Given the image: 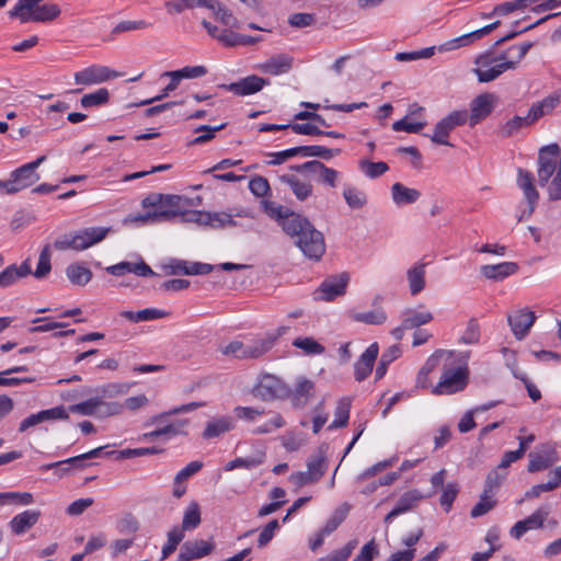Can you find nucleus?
Returning a JSON list of instances; mask_svg holds the SVG:
<instances>
[{
  "mask_svg": "<svg viewBox=\"0 0 561 561\" xmlns=\"http://www.w3.org/2000/svg\"><path fill=\"white\" fill-rule=\"evenodd\" d=\"M551 15L543 18L541 20H538L534 24L525 27L522 31H513L505 36L499 38L491 50L485 51L484 54L479 55L474 59V64L477 65V68H474L472 71L478 77V81L481 83L491 82L495 79H497L502 73H504L507 70H514V64L513 62H504V61H497V57L494 55L493 49L495 47H499L503 45L504 43L515 38L517 35H519L523 32H526L528 30L534 28L535 26L539 25L541 22L549 19Z\"/></svg>",
  "mask_w": 561,
  "mask_h": 561,
  "instance_id": "f257e3e1",
  "label": "nucleus"
},
{
  "mask_svg": "<svg viewBox=\"0 0 561 561\" xmlns=\"http://www.w3.org/2000/svg\"><path fill=\"white\" fill-rule=\"evenodd\" d=\"M111 228L89 227L75 232H69L54 242V248L58 251L73 250L83 251L101 242L106 238Z\"/></svg>",
  "mask_w": 561,
  "mask_h": 561,
  "instance_id": "f03ea898",
  "label": "nucleus"
},
{
  "mask_svg": "<svg viewBox=\"0 0 561 561\" xmlns=\"http://www.w3.org/2000/svg\"><path fill=\"white\" fill-rule=\"evenodd\" d=\"M46 160L45 156L38 157L36 160L23 164L11 172L10 179L0 180V190L5 194H15L35 184L39 179L36 169Z\"/></svg>",
  "mask_w": 561,
  "mask_h": 561,
  "instance_id": "7ed1b4c3",
  "label": "nucleus"
},
{
  "mask_svg": "<svg viewBox=\"0 0 561 561\" xmlns=\"http://www.w3.org/2000/svg\"><path fill=\"white\" fill-rule=\"evenodd\" d=\"M327 445L319 446L307 460V471L290 474L289 480L298 488L318 482L328 469Z\"/></svg>",
  "mask_w": 561,
  "mask_h": 561,
  "instance_id": "20e7f679",
  "label": "nucleus"
},
{
  "mask_svg": "<svg viewBox=\"0 0 561 561\" xmlns=\"http://www.w3.org/2000/svg\"><path fill=\"white\" fill-rule=\"evenodd\" d=\"M560 147L558 144H551L542 147L538 154V182L540 186H546L551 176L560 169Z\"/></svg>",
  "mask_w": 561,
  "mask_h": 561,
  "instance_id": "39448f33",
  "label": "nucleus"
},
{
  "mask_svg": "<svg viewBox=\"0 0 561 561\" xmlns=\"http://www.w3.org/2000/svg\"><path fill=\"white\" fill-rule=\"evenodd\" d=\"M468 383L467 367L448 368L444 366V370L439 382L434 387V394H453L462 391Z\"/></svg>",
  "mask_w": 561,
  "mask_h": 561,
  "instance_id": "423d86ee",
  "label": "nucleus"
},
{
  "mask_svg": "<svg viewBox=\"0 0 561 561\" xmlns=\"http://www.w3.org/2000/svg\"><path fill=\"white\" fill-rule=\"evenodd\" d=\"M252 393L262 401H272L288 397L290 389L279 378L264 375L253 388Z\"/></svg>",
  "mask_w": 561,
  "mask_h": 561,
  "instance_id": "0eeeda50",
  "label": "nucleus"
},
{
  "mask_svg": "<svg viewBox=\"0 0 561 561\" xmlns=\"http://www.w3.org/2000/svg\"><path fill=\"white\" fill-rule=\"evenodd\" d=\"M283 231L294 240L298 241L299 238H304L309 233V238L312 244H316L318 239V234L316 233V227L310 222V220L297 213L289 215V218H286L283 222Z\"/></svg>",
  "mask_w": 561,
  "mask_h": 561,
  "instance_id": "6e6552de",
  "label": "nucleus"
},
{
  "mask_svg": "<svg viewBox=\"0 0 561 561\" xmlns=\"http://www.w3.org/2000/svg\"><path fill=\"white\" fill-rule=\"evenodd\" d=\"M348 280L350 275L347 273H341L325 278L317 290L318 296L316 299L331 301L344 295Z\"/></svg>",
  "mask_w": 561,
  "mask_h": 561,
  "instance_id": "1a4fd4ad",
  "label": "nucleus"
},
{
  "mask_svg": "<svg viewBox=\"0 0 561 561\" xmlns=\"http://www.w3.org/2000/svg\"><path fill=\"white\" fill-rule=\"evenodd\" d=\"M496 95L493 93H481L470 102V126H476L485 119L494 110L496 103Z\"/></svg>",
  "mask_w": 561,
  "mask_h": 561,
  "instance_id": "9d476101",
  "label": "nucleus"
},
{
  "mask_svg": "<svg viewBox=\"0 0 561 561\" xmlns=\"http://www.w3.org/2000/svg\"><path fill=\"white\" fill-rule=\"evenodd\" d=\"M187 198L180 195L163 194L161 207L152 210V216L160 218V221H170L179 217L184 206H187Z\"/></svg>",
  "mask_w": 561,
  "mask_h": 561,
  "instance_id": "9b49d317",
  "label": "nucleus"
},
{
  "mask_svg": "<svg viewBox=\"0 0 561 561\" xmlns=\"http://www.w3.org/2000/svg\"><path fill=\"white\" fill-rule=\"evenodd\" d=\"M117 72L105 66H90L75 73V82L77 84L91 85L105 82L112 78H116Z\"/></svg>",
  "mask_w": 561,
  "mask_h": 561,
  "instance_id": "f8f14e48",
  "label": "nucleus"
},
{
  "mask_svg": "<svg viewBox=\"0 0 561 561\" xmlns=\"http://www.w3.org/2000/svg\"><path fill=\"white\" fill-rule=\"evenodd\" d=\"M267 84H270L267 79L252 75L237 82L220 84L219 88L232 92L236 95L245 96L261 91L263 87Z\"/></svg>",
  "mask_w": 561,
  "mask_h": 561,
  "instance_id": "ddd939ff",
  "label": "nucleus"
},
{
  "mask_svg": "<svg viewBox=\"0 0 561 561\" xmlns=\"http://www.w3.org/2000/svg\"><path fill=\"white\" fill-rule=\"evenodd\" d=\"M535 320V313L528 309H518L507 316L508 324L517 340L525 339L530 328L534 325Z\"/></svg>",
  "mask_w": 561,
  "mask_h": 561,
  "instance_id": "4468645a",
  "label": "nucleus"
},
{
  "mask_svg": "<svg viewBox=\"0 0 561 561\" xmlns=\"http://www.w3.org/2000/svg\"><path fill=\"white\" fill-rule=\"evenodd\" d=\"M215 549V543L203 539L185 541L181 546L178 561H192L210 554Z\"/></svg>",
  "mask_w": 561,
  "mask_h": 561,
  "instance_id": "2eb2a0df",
  "label": "nucleus"
},
{
  "mask_svg": "<svg viewBox=\"0 0 561 561\" xmlns=\"http://www.w3.org/2000/svg\"><path fill=\"white\" fill-rule=\"evenodd\" d=\"M548 515H549L548 507L538 508L527 518H525L523 520H518L511 528V531H510L511 536L516 539H519L528 530L541 528L543 526V523L547 519Z\"/></svg>",
  "mask_w": 561,
  "mask_h": 561,
  "instance_id": "dca6fc26",
  "label": "nucleus"
},
{
  "mask_svg": "<svg viewBox=\"0 0 561 561\" xmlns=\"http://www.w3.org/2000/svg\"><path fill=\"white\" fill-rule=\"evenodd\" d=\"M308 168H310L309 176L316 182L331 188L336 187L340 179L339 171L327 167L319 160H311V165H308Z\"/></svg>",
  "mask_w": 561,
  "mask_h": 561,
  "instance_id": "f3484780",
  "label": "nucleus"
},
{
  "mask_svg": "<svg viewBox=\"0 0 561 561\" xmlns=\"http://www.w3.org/2000/svg\"><path fill=\"white\" fill-rule=\"evenodd\" d=\"M379 353L378 343L370 344L360 355L354 365V376L357 381L365 380L371 373L374 364Z\"/></svg>",
  "mask_w": 561,
  "mask_h": 561,
  "instance_id": "a211bd4d",
  "label": "nucleus"
},
{
  "mask_svg": "<svg viewBox=\"0 0 561 561\" xmlns=\"http://www.w3.org/2000/svg\"><path fill=\"white\" fill-rule=\"evenodd\" d=\"M294 64V58L286 54H277L257 66V69L267 75L279 76L288 72Z\"/></svg>",
  "mask_w": 561,
  "mask_h": 561,
  "instance_id": "6ab92c4d",
  "label": "nucleus"
},
{
  "mask_svg": "<svg viewBox=\"0 0 561 561\" xmlns=\"http://www.w3.org/2000/svg\"><path fill=\"white\" fill-rule=\"evenodd\" d=\"M30 274H32L30 260H25L20 265L11 264L0 272V288L10 287Z\"/></svg>",
  "mask_w": 561,
  "mask_h": 561,
  "instance_id": "aec40b11",
  "label": "nucleus"
},
{
  "mask_svg": "<svg viewBox=\"0 0 561 561\" xmlns=\"http://www.w3.org/2000/svg\"><path fill=\"white\" fill-rule=\"evenodd\" d=\"M316 233L319 237L317 238L318 241L316 244L311 243L309 233H307L302 239L299 238L298 241H296V247L300 249L306 257L319 261L325 253V242L321 231L316 229Z\"/></svg>",
  "mask_w": 561,
  "mask_h": 561,
  "instance_id": "412c9836",
  "label": "nucleus"
},
{
  "mask_svg": "<svg viewBox=\"0 0 561 561\" xmlns=\"http://www.w3.org/2000/svg\"><path fill=\"white\" fill-rule=\"evenodd\" d=\"M518 271V265L514 262H502L499 264L482 265L480 273L494 282H501L506 277L514 275Z\"/></svg>",
  "mask_w": 561,
  "mask_h": 561,
  "instance_id": "4be33fe9",
  "label": "nucleus"
},
{
  "mask_svg": "<svg viewBox=\"0 0 561 561\" xmlns=\"http://www.w3.org/2000/svg\"><path fill=\"white\" fill-rule=\"evenodd\" d=\"M517 184L523 190L525 198L528 202V215H531L539 198V194L534 185L533 173L524 169H518Z\"/></svg>",
  "mask_w": 561,
  "mask_h": 561,
  "instance_id": "5701e85b",
  "label": "nucleus"
},
{
  "mask_svg": "<svg viewBox=\"0 0 561 561\" xmlns=\"http://www.w3.org/2000/svg\"><path fill=\"white\" fill-rule=\"evenodd\" d=\"M187 420H178L175 422H172L170 424H165L161 427H158L154 431L144 433L141 435L142 440L152 442L160 437H163L164 439H168L172 436H176L184 433V427L187 425Z\"/></svg>",
  "mask_w": 561,
  "mask_h": 561,
  "instance_id": "b1692460",
  "label": "nucleus"
},
{
  "mask_svg": "<svg viewBox=\"0 0 561 561\" xmlns=\"http://www.w3.org/2000/svg\"><path fill=\"white\" fill-rule=\"evenodd\" d=\"M41 512L35 510H27L15 515L9 526L13 534L22 535L31 529L39 519Z\"/></svg>",
  "mask_w": 561,
  "mask_h": 561,
  "instance_id": "393cba45",
  "label": "nucleus"
},
{
  "mask_svg": "<svg viewBox=\"0 0 561 561\" xmlns=\"http://www.w3.org/2000/svg\"><path fill=\"white\" fill-rule=\"evenodd\" d=\"M453 355L451 352H446L444 350H437L435 353H433L425 362V364L422 366V368L420 369L417 376H416V380H415V386L417 388H427L430 382H428V374L431 371H433L439 364V360L442 359V357L444 356H448L450 357Z\"/></svg>",
  "mask_w": 561,
  "mask_h": 561,
  "instance_id": "a878e982",
  "label": "nucleus"
},
{
  "mask_svg": "<svg viewBox=\"0 0 561 561\" xmlns=\"http://www.w3.org/2000/svg\"><path fill=\"white\" fill-rule=\"evenodd\" d=\"M214 270L215 265L201 262L178 261L175 264L170 265V274L173 275H205Z\"/></svg>",
  "mask_w": 561,
  "mask_h": 561,
  "instance_id": "bb28decb",
  "label": "nucleus"
},
{
  "mask_svg": "<svg viewBox=\"0 0 561 561\" xmlns=\"http://www.w3.org/2000/svg\"><path fill=\"white\" fill-rule=\"evenodd\" d=\"M391 196L393 203L400 207L415 203L421 197V192L397 182L391 186Z\"/></svg>",
  "mask_w": 561,
  "mask_h": 561,
  "instance_id": "cd10ccee",
  "label": "nucleus"
},
{
  "mask_svg": "<svg viewBox=\"0 0 561 561\" xmlns=\"http://www.w3.org/2000/svg\"><path fill=\"white\" fill-rule=\"evenodd\" d=\"M533 46V42H523L520 44L512 45L506 50L496 56L497 61L513 62L514 69H516L520 60L526 56Z\"/></svg>",
  "mask_w": 561,
  "mask_h": 561,
  "instance_id": "c85d7f7f",
  "label": "nucleus"
},
{
  "mask_svg": "<svg viewBox=\"0 0 561 561\" xmlns=\"http://www.w3.org/2000/svg\"><path fill=\"white\" fill-rule=\"evenodd\" d=\"M275 337H261L245 344V352L241 354V359L259 358L266 354L274 345Z\"/></svg>",
  "mask_w": 561,
  "mask_h": 561,
  "instance_id": "c756f323",
  "label": "nucleus"
},
{
  "mask_svg": "<svg viewBox=\"0 0 561 561\" xmlns=\"http://www.w3.org/2000/svg\"><path fill=\"white\" fill-rule=\"evenodd\" d=\"M282 183L287 184L298 201H306L312 194V185L300 181L296 175L283 174L279 176Z\"/></svg>",
  "mask_w": 561,
  "mask_h": 561,
  "instance_id": "7c9ffc66",
  "label": "nucleus"
},
{
  "mask_svg": "<svg viewBox=\"0 0 561 561\" xmlns=\"http://www.w3.org/2000/svg\"><path fill=\"white\" fill-rule=\"evenodd\" d=\"M314 383L305 378L300 377L297 379L295 391L293 393V403L297 408H302L307 401L313 396Z\"/></svg>",
  "mask_w": 561,
  "mask_h": 561,
  "instance_id": "2f4dec72",
  "label": "nucleus"
},
{
  "mask_svg": "<svg viewBox=\"0 0 561 561\" xmlns=\"http://www.w3.org/2000/svg\"><path fill=\"white\" fill-rule=\"evenodd\" d=\"M233 428V421L229 416L215 419L206 424L203 437L206 439L215 438Z\"/></svg>",
  "mask_w": 561,
  "mask_h": 561,
  "instance_id": "473e14b6",
  "label": "nucleus"
},
{
  "mask_svg": "<svg viewBox=\"0 0 561 561\" xmlns=\"http://www.w3.org/2000/svg\"><path fill=\"white\" fill-rule=\"evenodd\" d=\"M66 275L71 284L87 285L92 278V272L83 263H72L67 266Z\"/></svg>",
  "mask_w": 561,
  "mask_h": 561,
  "instance_id": "72a5a7b5",
  "label": "nucleus"
},
{
  "mask_svg": "<svg viewBox=\"0 0 561 561\" xmlns=\"http://www.w3.org/2000/svg\"><path fill=\"white\" fill-rule=\"evenodd\" d=\"M401 320L404 322V328L412 330L431 322L433 320V314L430 311L407 309L402 312Z\"/></svg>",
  "mask_w": 561,
  "mask_h": 561,
  "instance_id": "f704fd0d",
  "label": "nucleus"
},
{
  "mask_svg": "<svg viewBox=\"0 0 561 561\" xmlns=\"http://www.w3.org/2000/svg\"><path fill=\"white\" fill-rule=\"evenodd\" d=\"M535 122L530 113L524 117L514 116L512 119L507 121L504 125H502L499 129V133L502 137H511L522 128L531 125Z\"/></svg>",
  "mask_w": 561,
  "mask_h": 561,
  "instance_id": "c9c22d12",
  "label": "nucleus"
},
{
  "mask_svg": "<svg viewBox=\"0 0 561 561\" xmlns=\"http://www.w3.org/2000/svg\"><path fill=\"white\" fill-rule=\"evenodd\" d=\"M350 410H351V400L350 398H341L337 401V405L335 408V419L334 421L328 426L329 431L345 427L348 423L350 419Z\"/></svg>",
  "mask_w": 561,
  "mask_h": 561,
  "instance_id": "e433bc0d",
  "label": "nucleus"
},
{
  "mask_svg": "<svg viewBox=\"0 0 561 561\" xmlns=\"http://www.w3.org/2000/svg\"><path fill=\"white\" fill-rule=\"evenodd\" d=\"M408 282L413 296L420 294L425 287V264H417L408 271Z\"/></svg>",
  "mask_w": 561,
  "mask_h": 561,
  "instance_id": "4c0bfd02",
  "label": "nucleus"
},
{
  "mask_svg": "<svg viewBox=\"0 0 561 561\" xmlns=\"http://www.w3.org/2000/svg\"><path fill=\"white\" fill-rule=\"evenodd\" d=\"M265 453L257 451L253 456L236 458L225 466L226 471H231L237 468L253 469L261 466L264 462Z\"/></svg>",
  "mask_w": 561,
  "mask_h": 561,
  "instance_id": "58836bf2",
  "label": "nucleus"
},
{
  "mask_svg": "<svg viewBox=\"0 0 561 561\" xmlns=\"http://www.w3.org/2000/svg\"><path fill=\"white\" fill-rule=\"evenodd\" d=\"M341 152L340 149H329L323 146H299L296 147V154L302 157H319L330 160Z\"/></svg>",
  "mask_w": 561,
  "mask_h": 561,
  "instance_id": "ea45409f",
  "label": "nucleus"
},
{
  "mask_svg": "<svg viewBox=\"0 0 561 561\" xmlns=\"http://www.w3.org/2000/svg\"><path fill=\"white\" fill-rule=\"evenodd\" d=\"M261 205L264 213L268 215L272 219L276 220L282 228L285 219L289 218V215L295 213L289 210L287 207H284L272 201H262Z\"/></svg>",
  "mask_w": 561,
  "mask_h": 561,
  "instance_id": "a19ab883",
  "label": "nucleus"
},
{
  "mask_svg": "<svg viewBox=\"0 0 561 561\" xmlns=\"http://www.w3.org/2000/svg\"><path fill=\"white\" fill-rule=\"evenodd\" d=\"M401 354V350L398 345H392L388 347L382 354L379 359V363L376 368L375 378L376 380L381 379L388 369V366L396 360Z\"/></svg>",
  "mask_w": 561,
  "mask_h": 561,
  "instance_id": "79ce46f5",
  "label": "nucleus"
},
{
  "mask_svg": "<svg viewBox=\"0 0 561 561\" xmlns=\"http://www.w3.org/2000/svg\"><path fill=\"white\" fill-rule=\"evenodd\" d=\"M201 520L199 505L196 502H192L184 512L182 526L180 529H183V533L185 530H193L199 526Z\"/></svg>",
  "mask_w": 561,
  "mask_h": 561,
  "instance_id": "37998d69",
  "label": "nucleus"
},
{
  "mask_svg": "<svg viewBox=\"0 0 561 561\" xmlns=\"http://www.w3.org/2000/svg\"><path fill=\"white\" fill-rule=\"evenodd\" d=\"M554 462L553 453H545V454H537V453H530L529 454V463H528V471L529 472H538L548 469L551 467Z\"/></svg>",
  "mask_w": 561,
  "mask_h": 561,
  "instance_id": "c03bdc74",
  "label": "nucleus"
},
{
  "mask_svg": "<svg viewBox=\"0 0 561 561\" xmlns=\"http://www.w3.org/2000/svg\"><path fill=\"white\" fill-rule=\"evenodd\" d=\"M50 248H51L50 244H46L42 249L39 256H38V263H37L36 270L32 273L35 278L42 279V278H45L49 274V272L51 270V264H50L51 250H50Z\"/></svg>",
  "mask_w": 561,
  "mask_h": 561,
  "instance_id": "a18cd8bd",
  "label": "nucleus"
},
{
  "mask_svg": "<svg viewBox=\"0 0 561 561\" xmlns=\"http://www.w3.org/2000/svg\"><path fill=\"white\" fill-rule=\"evenodd\" d=\"M60 9L57 4H44L35 8L32 12V22H49L60 15Z\"/></svg>",
  "mask_w": 561,
  "mask_h": 561,
  "instance_id": "49530a36",
  "label": "nucleus"
},
{
  "mask_svg": "<svg viewBox=\"0 0 561 561\" xmlns=\"http://www.w3.org/2000/svg\"><path fill=\"white\" fill-rule=\"evenodd\" d=\"M184 539L183 529H180L179 526H174L168 533L167 543L162 547V556L161 560H165L169 556H171L175 550L179 543Z\"/></svg>",
  "mask_w": 561,
  "mask_h": 561,
  "instance_id": "de8ad7c7",
  "label": "nucleus"
},
{
  "mask_svg": "<svg viewBox=\"0 0 561 561\" xmlns=\"http://www.w3.org/2000/svg\"><path fill=\"white\" fill-rule=\"evenodd\" d=\"M346 204L353 209H360L367 203L366 194L353 186H346L343 192Z\"/></svg>",
  "mask_w": 561,
  "mask_h": 561,
  "instance_id": "09e8293b",
  "label": "nucleus"
},
{
  "mask_svg": "<svg viewBox=\"0 0 561 561\" xmlns=\"http://www.w3.org/2000/svg\"><path fill=\"white\" fill-rule=\"evenodd\" d=\"M108 99V90L101 88L92 93L84 94L80 100V104L84 108L94 107L107 103Z\"/></svg>",
  "mask_w": 561,
  "mask_h": 561,
  "instance_id": "8fccbe9b",
  "label": "nucleus"
},
{
  "mask_svg": "<svg viewBox=\"0 0 561 561\" xmlns=\"http://www.w3.org/2000/svg\"><path fill=\"white\" fill-rule=\"evenodd\" d=\"M225 127L226 124H221L218 126L201 125L195 129V133H201V135L191 140L190 145L196 146L206 144L213 140L216 136V133L222 130Z\"/></svg>",
  "mask_w": 561,
  "mask_h": 561,
  "instance_id": "3c124183",
  "label": "nucleus"
},
{
  "mask_svg": "<svg viewBox=\"0 0 561 561\" xmlns=\"http://www.w3.org/2000/svg\"><path fill=\"white\" fill-rule=\"evenodd\" d=\"M556 477L557 478L554 481H548L546 483H540V484L534 485L530 490H528L525 493V496L527 499L538 497V496H540L541 493L553 491L559 485H561V467L557 468Z\"/></svg>",
  "mask_w": 561,
  "mask_h": 561,
  "instance_id": "603ef678",
  "label": "nucleus"
},
{
  "mask_svg": "<svg viewBox=\"0 0 561 561\" xmlns=\"http://www.w3.org/2000/svg\"><path fill=\"white\" fill-rule=\"evenodd\" d=\"M493 493L483 490L480 496V501L472 507L470 515L471 517H480L490 512L496 504V501L492 497Z\"/></svg>",
  "mask_w": 561,
  "mask_h": 561,
  "instance_id": "864d4df0",
  "label": "nucleus"
},
{
  "mask_svg": "<svg viewBox=\"0 0 561 561\" xmlns=\"http://www.w3.org/2000/svg\"><path fill=\"white\" fill-rule=\"evenodd\" d=\"M558 103V98L548 96L543 99L541 102L533 104L531 107L529 108V113L536 122L538 118L553 110Z\"/></svg>",
  "mask_w": 561,
  "mask_h": 561,
  "instance_id": "5fc2aeb1",
  "label": "nucleus"
},
{
  "mask_svg": "<svg viewBox=\"0 0 561 561\" xmlns=\"http://www.w3.org/2000/svg\"><path fill=\"white\" fill-rule=\"evenodd\" d=\"M348 513V506L344 505L339 507L333 515L328 519L324 527L320 530L322 535H330L332 534L346 518V515Z\"/></svg>",
  "mask_w": 561,
  "mask_h": 561,
  "instance_id": "6e6d98bb",
  "label": "nucleus"
},
{
  "mask_svg": "<svg viewBox=\"0 0 561 561\" xmlns=\"http://www.w3.org/2000/svg\"><path fill=\"white\" fill-rule=\"evenodd\" d=\"M421 499L417 491H409L399 499L393 510L401 515L412 510Z\"/></svg>",
  "mask_w": 561,
  "mask_h": 561,
  "instance_id": "4d7b16f0",
  "label": "nucleus"
},
{
  "mask_svg": "<svg viewBox=\"0 0 561 561\" xmlns=\"http://www.w3.org/2000/svg\"><path fill=\"white\" fill-rule=\"evenodd\" d=\"M359 168L370 179H376L389 170L386 162H371L369 160H362L359 162Z\"/></svg>",
  "mask_w": 561,
  "mask_h": 561,
  "instance_id": "13d9d810",
  "label": "nucleus"
},
{
  "mask_svg": "<svg viewBox=\"0 0 561 561\" xmlns=\"http://www.w3.org/2000/svg\"><path fill=\"white\" fill-rule=\"evenodd\" d=\"M353 319L357 322H363L366 324H382L387 319V314L382 309H377L356 313L354 314Z\"/></svg>",
  "mask_w": 561,
  "mask_h": 561,
  "instance_id": "bf43d9fd",
  "label": "nucleus"
},
{
  "mask_svg": "<svg viewBox=\"0 0 561 561\" xmlns=\"http://www.w3.org/2000/svg\"><path fill=\"white\" fill-rule=\"evenodd\" d=\"M98 404H100L99 397H95V398H90L83 402L72 404L68 408V410L71 413H77L80 415H89V416L94 415L95 416V413L98 410Z\"/></svg>",
  "mask_w": 561,
  "mask_h": 561,
  "instance_id": "052dcab7",
  "label": "nucleus"
},
{
  "mask_svg": "<svg viewBox=\"0 0 561 561\" xmlns=\"http://www.w3.org/2000/svg\"><path fill=\"white\" fill-rule=\"evenodd\" d=\"M453 128L444 119H440L434 129V134L431 136V140L437 145L451 146L447 140Z\"/></svg>",
  "mask_w": 561,
  "mask_h": 561,
  "instance_id": "680f3d73",
  "label": "nucleus"
},
{
  "mask_svg": "<svg viewBox=\"0 0 561 561\" xmlns=\"http://www.w3.org/2000/svg\"><path fill=\"white\" fill-rule=\"evenodd\" d=\"M356 539L350 540L343 548L333 551L330 556L320 558L319 561H346L357 547Z\"/></svg>",
  "mask_w": 561,
  "mask_h": 561,
  "instance_id": "e2e57ef3",
  "label": "nucleus"
},
{
  "mask_svg": "<svg viewBox=\"0 0 561 561\" xmlns=\"http://www.w3.org/2000/svg\"><path fill=\"white\" fill-rule=\"evenodd\" d=\"M480 327L476 319H470L459 342L463 344H477L480 341Z\"/></svg>",
  "mask_w": 561,
  "mask_h": 561,
  "instance_id": "0e129e2a",
  "label": "nucleus"
},
{
  "mask_svg": "<svg viewBox=\"0 0 561 561\" xmlns=\"http://www.w3.org/2000/svg\"><path fill=\"white\" fill-rule=\"evenodd\" d=\"M293 345L301 348L306 354H321L324 347L312 337H297Z\"/></svg>",
  "mask_w": 561,
  "mask_h": 561,
  "instance_id": "69168bd1",
  "label": "nucleus"
},
{
  "mask_svg": "<svg viewBox=\"0 0 561 561\" xmlns=\"http://www.w3.org/2000/svg\"><path fill=\"white\" fill-rule=\"evenodd\" d=\"M204 226L211 228H224L227 226H236V221L231 215L227 213H209V218L205 220Z\"/></svg>",
  "mask_w": 561,
  "mask_h": 561,
  "instance_id": "338daca9",
  "label": "nucleus"
},
{
  "mask_svg": "<svg viewBox=\"0 0 561 561\" xmlns=\"http://www.w3.org/2000/svg\"><path fill=\"white\" fill-rule=\"evenodd\" d=\"M116 529L119 534H135L139 529V523L135 516L128 513L116 522Z\"/></svg>",
  "mask_w": 561,
  "mask_h": 561,
  "instance_id": "774afa93",
  "label": "nucleus"
}]
</instances>
